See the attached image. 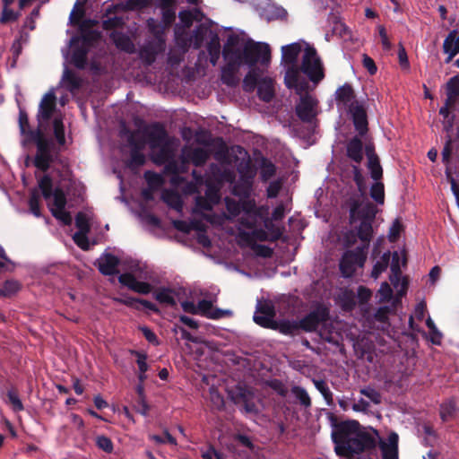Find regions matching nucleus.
<instances>
[{"label": "nucleus", "instance_id": "obj_1", "mask_svg": "<svg viewBox=\"0 0 459 459\" xmlns=\"http://www.w3.org/2000/svg\"><path fill=\"white\" fill-rule=\"evenodd\" d=\"M378 433L375 435L360 429V424L355 420L341 421L334 425L332 440L334 452L339 456L359 455L377 447Z\"/></svg>", "mask_w": 459, "mask_h": 459}, {"label": "nucleus", "instance_id": "obj_2", "mask_svg": "<svg viewBox=\"0 0 459 459\" xmlns=\"http://www.w3.org/2000/svg\"><path fill=\"white\" fill-rule=\"evenodd\" d=\"M34 143L37 152L33 160V165L39 170L46 172L52 163L58 158L59 150H56L52 139L47 138L43 129L37 127L35 134L30 133V139L22 143L23 146Z\"/></svg>", "mask_w": 459, "mask_h": 459}, {"label": "nucleus", "instance_id": "obj_3", "mask_svg": "<svg viewBox=\"0 0 459 459\" xmlns=\"http://www.w3.org/2000/svg\"><path fill=\"white\" fill-rule=\"evenodd\" d=\"M239 37L236 34L228 36L223 46L221 55L226 64L221 67V80L227 86H236L238 83L237 74L239 71L240 49L237 48L239 44Z\"/></svg>", "mask_w": 459, "mask_h": 459}, {"label": "nucleus", "instance_id": "obj_4", "mask_svg": "<svg viewBox=\"0 0 459 459\" xmlns=\"http://www.w3.org/2000/svg\"><path fill=\"white\" fill-rule=\"evenodd\" d=\"M271 60V48L267 43L255 42L248 39L239 54V67L245 64L249 67H255L260 62L261 65H266Z\"/></svg>", "mask_w": 459, "mask_h": 459}, {"label": "nucleus", "instance_id": "obj_5", "mask_svg": "<svg viewBox=\"0 0 459 459\" xmlns=\"http://www.w3.org/2000/svg\"><path fill=\"white\" fill-rule=\"evenodd\" d=\"M300 69L316 84L325 78L323 63L314 47L307 45L302 56Z\"/></svg>", "mask_w": 459, "mask_h": 459}, {"label": "nucleus", "instance_id": "obj_6", "mask_svg": "<svg viewBox=\"0 0 459 459\" xmlns=\"http://www.w3.org/2000/svg\"><path fill=\"white\" fill-rule=\"evenodd\" d=\"M366 259V247H357L355 249L345 251L339 263L342 275L344 278L352 277L358 268L363 267Z\"/></svg>", "mask_w": 459, "mask_h": 459}, {"label": "nucleus", "instance_id": "obj_7", "mask_svg": "<svg viewBox=\"0 0 459 459\" xmlns=\"http://www.w3.org/2000/svg\"><path fill=\"white\" fill-rule=\"evenodd\" d=\"M98 22L92 19H85L78 28V34L70 39V46L82 45L89 49L94 47L101 38L99 30H95Z\"/></svg>", "mask_w": 459, "mask_h": 459}, {"label": "nucleus", "instance_id": "obj_8", "mask_svg": "<svg viewBox=\"0 0 459 459\" xmlns=\"http://www.w3.org/2000/svg\"><path fill=\"white\" fill-rule=\"evenodd\" d=\"M330 320L329 309L322 305L311 310L303 318L298 321L299 330L307 333L316 332L319 325H325Z\"/></svg>", "mask_w": 459, "mask_h": 459}, {"label": "nucleus", "instance_id": "obj_9", "mask_svg": "<svg viewBox=\"0 0 459 459\" xmlns=\"http://www.w3.org/2000/svg\"><path fill=\"white\" fill-rule=\"evenodd\" d=\"M318 101L309 94L301 96L299 102L296 105L295 112L297 117L307 124H313L316 121Z\"/></svg>", "mask_w": 459, "mask_h": 459}, {"label": "nucleus", "instance_id": "obj_10", "mask_svg": "<svg viewBox=\"0 0 459 459\" xmlns=\"http://www.w3.org/2000/svg\"><path fill=\"white\" fill-rule=\"evenodd\" d=\"M166 50V39H149L139 49V57L146 65H152L159 55Z\"/></svg>", "mask_w": 459, "mask_h": 459}, {"label": "nucleus", "instance_id": "obj_11", "mask_svg": "<svg viewBox=\"0 0 459 459\" xmlns=\"http://www.w3.org/2000/svg\"><path fill=\"white\" fill-rule=\"evenodd\" d=\"M146 141L152 149L169 143V134L164 126L159 122L150 125L145 130Z\"/></svg>", "mask_w": 459, "mask_h": 459}, {"label": "nucleus", "instance_id": "obj_12", "mask_svg": "<svg viewBox=\"0 0 459 459\" xmlns=\"http://www.w3.org/2000/svg\"><path fill=\"white\" fill-rule=\"evenodd\" d=\"M351 120L354 126L357 135L365 136L368 132V115L365 108L359 102L351 103L350 110Z\"/></svg>", "mask_w": 459, "mask_h": 459}, {"label": "nucleus", "instance_id": "obj_13", "mask_svg": "<svg viewBox=\"0 0 459 459\" xmlns=\"http://www.w3.org/2000/svg\"><path fill=\"white\" fill-rule=\"evenodd\" d=\"M119 258L110 253H103L94 263V265L98 268L100 273L105 276H113L119 273Z\"/></svg>", "mask_w": 459, "mask_h": 459}, {"label": "nucleus", "instance_id": "obj_14", "mask_svg": "<svg viewBox=\"0 0 459 459\" xmlns=\"http://www.w3.org/2000/svg\"><path fill=\"white\" fill-rule=\"evenodd\" d=\"M56 109V95L53 92H48L44 95L37 114L38 126L42 128V122L48 121Z\"/></svg>", "mask_w": 459, "mask_h": 459}, {"label": "nucleus", "instance_id": "obj_15", "mask_svg": "<svg viewBox=\"0 0 459 459\" xmlns=\"http://www.w3.org/2000/svg\"><path fill=\"white\" fill-rule=\"evenodd\" d=\"M197 315H201L210 319H221L231 315L230 310H223L218 307H213L212 302L207 299H202L196 306Z\"/></svg>", "mask_w": 459, "mask_h": 459}, {"label": "nucleus", "instance_id": "obj_16", "mask_svg": "<svg viewBox=\"0 0 459 459\" xmlns=\"http://www.w3.org/2000/svg\"><path fill=\"white\" fill-rule=\"evenodd\" d=\"M363 136L355 135L346 143V156L355 164H360L364 156Z\"/></svg>", "mask_w": 459, "mask_h": 459}, {"label": "nucleus", "instance_id": "obj_17", "mask_svg": "<svg viewBox=\"0 0 459 459\" xmlns=\"http://www.w3.org/2000/svg\"><path fill=\"white\" fill-rule=\"evenodd\" d=\"M253 187V178L246 173H242L238 181L232 186L231 193L240 199H247L251 195Z\"/></svg>", "mask_w": 459, "mask_h": 459}, {"label": "nucleus", "instance_id": "obj_18", "mask_svg": "<svg viewBox=\"0 0 459 459\" xmlns=\"http://www.w3.org/2000/svg\"><path fill=\"white\" fill-rule=\"evenodd\" d=\"M109 37L117 49L127 54L135 53V45L128 35L121 31L115 30L110 33Z\"/></svg>", "mask_w": 459, "mask_h": 459}, {"label": "nucleus", "instance_id": "obj_19", "mask_svg": "<svg viewBox=\"0 0 459 459\" xmlns=\"http://www.w3.org/2000/svg\"><path fill=\"white\" fill-rule=\"evenodd\" d=\"M356 94L353 87L350 83H344L340 86L335 91V100L338 105L348 107L350 110V105L351 103L358 102L355 100Z\"/></svg>", "mask_w": 459, "mask_h": 459}, {"label": "nucleus", "instance_id": "obj_20", "mask_svg": "<svg viewBox=\"0 0 459 459\" xmlns=\"http://www.w3.org/2000/svg\"><path fill=\"white\" fill-rule=\"evenodd\" d=\"M379 447L383 459H398V435L394 432L388 437V443L380 441Z\"/></svg>", "mask_w": 459, "mask_h": 459}, {"label": "nucleus", "instance_id": "obj_21", "mask_svg": "<svg viewBox=\"0 0 459 459\" xmlns=\"http://www.w3.org/2000/svg\"><path fill=\"white\" fill-rule=\"evenodd\" d=\"M302 51V44L294 42L281 47V63L284 65L298 64V58Z\"/></svg>", "mask_w": 459, "mask_h": 459}, {"label": "nucleus", "instance_id": "obj_22", "mask_svg": "<svg viewBox=\"0 0 459 459\" xmlns=\"http://www.w3.org/2000/svg\"><path fill=\"white\" fill-rule=\"evenodd\" d=\"M70 47L72 48L71 63L78 69H84L90 49L80 44Z\"/></svg>", "mask_w": 459, "mask_h": 459}, {"label": "nucleus", "instance_id": "obj_23", "mask_svg": "<svg viewBox=\"0 0 459 459\" xmlns=\"http://www.w3.org/2000/svg\"><path fill=\"white\" fill-rule=\"evenodd\" d=\"M175 43L181 50L182 54L188 52L192 45V37L185 29H181L178 25L175 28Z\"/></svg>", "mask_w": 459, "mask_h": 459}, {"label": "nucleus", "instance_id": "obj_24", "mask_svg": "<svg viewBox=\"0 0 459 459\" xmlns=\"http://www.w3.org/2000/svg\"><path fill=\"white\" fill-rule=\"evenodd\" d=\"M186 155L187 156L189 161L192 162L195 167L204 166L210 156L209 152L201 147H195L186 151Z\"/></svg>", "mask_w": 459, "mask_h": 459}, {"label": "nucleus", "instance_id": "obj_25", "mask_svg": "<svg viewBox=\"0 0 459 459\" xmlns=\"http://www.w3.org/2000/svg\"><path fill=\"white\" fill-rule=\"evenodd\" d=\"M257 95L264 102H270L274 97V89L271 78L265 77L260 80L257 86Z\"/></svg>", "mask_w": 459, "mask_h": 459}, {"label": "nucleus", "instance_id": "obj_26", "mask_svg": "<svg viewBox=\"0 0 459 459\" xmlns=\"http://www.w3.org/2000/svg\"><path fill=\"white\" fill-rule=\"evenodd\" d=\"M287 66L284 82L289 89L297 88L299 80V73L301 72L300 66L298 64L285 65Z\"/></svg>", "mask_w": 459, "mask_h": 459}, {"label": "nucleus", "instance_id": "obj_27", "mask_svg": "<svg viewBox=\"0 0 459 459\" xmlns=\"http://www.w3.org/2000/svg\"><path fill=\"white\" fill-rule=\"evenodd\" d=\"M206 48L210 56V63L215 66L219 61L221 48L220 38L217 34L212 36L207 43Z\"/></svg>", "mask_w": 459, "mask_h": 459}, {"label": "nucleus", "instance_id": "obj_28", "mask_svg": "<svg viewBox=\"0 0 459 459\" xmlns=\"http://www.w3.org/2000/svg\"><path fill=\"white\" fill-rule=\"evenodd\" d=\"M19 128L21 135L22 136V144L30 139V133L35 134L36 129H32L29 123V117L24 109L20 108L19 111Z\"/></svg>", "mask_w": 459, "mask_h": 459}, {"label": "nucleus", "instance_id": "obj_29", "mask_svg": "<svg viewBox=\"0 0 459 459\" xmlns=\"http://www.w3.org/2000/svg\"><path fill=\"white\" fill-rule=\"evenodd\" d=\"M125 306L131 307V308H134L136 310H141L140 306H143L145 308H147L154 313L159 312V308L154 303H152L149 300H146V299H142L129 297V296L125 297Z\"/></svg>", "mask_w": 459, "mask_h": 459}, {"label": "nucleus", "instance_id": "obj_30", "mask_svg": "<svg viewBox=\"0 0 459 459\" xmlns=\"http://www.w3.org/2000/svg\"><path fill=\"white\" fill-rule=\"evenodd\" d=\"M372 223L373 222L360 221V223L357 228V236L362 242L365 243L363 247H366V250L368 249L373 236Z\"/></svg>", "mask_w": 459, "mask_h": 459}, {"label": "nucleus", "instance_id": "obj_31", "mask_svg": "<svg viewBox=\"0 0 459 459\" xmlns=\"http://www.w3.org/2000/svg\"><path fill=\"white\" fill-rule=\"evenodd\" d=\"M275 331H279L281 333L285 335H294L297 331L299 330L298 321L282 319L280 321L276 320Z\"/></svg>", "mask_w": 459, "mask_h": 459}, {"label": "nucleus", "instance_id": "obj_32", "mask_svg": "<svg viewBox=\"0 0 459 459\" xmlns=\"http://www.w3.org/2000/svg\"><path fill=\"white\" fill-rule=\"evenodd\" d=\"M259 70L256 67H250L243 80V88L246 91H253L259 84Z\"/></svg>", "mask_w": 459, "mask_h": 459}, {"label": "nucleus", "instance_id": "obj_33", "mask_svg": "<svg viewBox=\"0 0 459 459\" xmlns=\"http://www.w3.org/2000/svg\"><path fill=\"white\" fill-rule=\"evenodd\" d=\"M173 290L169 288H160L154 293V299L160 304H166L170 307L177 305L176 299L172 295Z\"/></svg>", "mask_w": 459, "mask_h": 459}, {"label": "nucleus", "instance_id": "obj_34", "mask_svg": "<svg viewBox=\"0 0 459 459\" xmlns=\"http://www.w3.org/2000/svg\"><path fill=\"white\" fill-rule=\"evenodd\" d=\"M146 25L152 39H166L165 31L167 27L164 24L157 22L153 18H149Z\"/></svg>", "mask_w": 459, "mask_h": 459}, {"label": "nucleus", "instance_id": "obj_35", "mask_svg": "<svg viewBox=\"0 0 459 459\" xmlns=\"http://www.w3.org/2000/svg\"><path fill=\"white\" fill-rule=\"evenodd\" d=\"M63 81L70 91H77L82 86V80L80 77H78L74 72L69 69H65L64 71Z\"/></svg>", "mask_w": 459, "mask_h": 459}, {"label": "nucleus", "instance_id": "obj_36", "mask_svg": "<svg viewBox=\"0 0 459 459\" xmlns=\"http://www.w3.org/2000/svg\"><path fill=\"white\" fill-rule=\"evenodd\" d=\"M391 253L390 251L385 252L380 259L376 262L371 272V277L377 279L379 275L384 273L389 265Z\"/></svg>", "mask_w": 459, "mask_h": 459}, {"label": "nucleus", "instance_id": "obj_37", "mask_svg": "<svg viewBox=\"0 0 459 459\" xmlns=\"http://www.w3.org/2000/svg\"><path fill=\"white\" fill-rule=\"evenodd\" d=\"M84 2L80 3L79 0L76 1L74 6L70 13L69 21L71 25L80 27V24L82 23L83 16L85 14V11L83 9Z\"/></svg>", "mask_w": 459, "mask_h": 459}, {"label": "nucleus", "instance_id": "obj_38", "mask_svg": "<svg viewBox=\"0 0 459 459\" xmlns=\"http://www.w3.org/2000/svg\"><path fill=\"white\" fill-rule=\"evenodd\" d=\"M21 290V284L14 280H7L0 288L1 298H12Z\"/></svg>", "mask_w": 459, "mask_h": 459}, {"label": "nucleus", "instance_id": "obj_39", "mask_svg": "<svg viewBox=\"0 0 459 459\" xmlns=\"http://www.w3.org/2000/svg\"><path fill=\"white\" fill-rule=\"evenodd\" d=\"M231 400L235 404H242L248 398H253L254 394L245 386H237L235 391L231 392Z\"/></svg>", "mask_w": 459, "mask_h": 459}, {"label": "nucleus", "instance_id": "obj_40", "mask_svg": "<svg viewBox=\"0 0 459 459\" xmlns=\"http://www.w3.org/2000/svg\"><path fill=\"white\" fill-rule=\"evenodd\" d=\"M455 412H456V405L453 400H449L446 403H443L440 405L439 415H440L442 421H444V422H446L449 420H451L452 418H454V416L455 415Z\"/></svg>", "mask_w": 459, "mask_h": 459}, {"label": "nucleus", "instance_id": "obj_41", "mask_svg": "<svg viewBox=\"0 0 459 459\" xmlns=\"http://www.w3.org/2000/svg\"><path fill=\"white\" fill-rule=\"evenodd\" d=\"M392 261H391V275L389 277L390 281L394 284H397L400 281V277L402 274V271L400 268V256L397 252H394L392 255Z\"/></svg>", "mask_w": 459, "mask_h": 459}, {"label": "nucleus", "instance_id": "obj_42", "mask_svg": "<svg viewBox=\"0 0 459 459\" xmlns=\"http://www.w3.org/2000/svg\"><path fill=\"white\" fill-rule=\"evenodd\" d=\"M276 173L275 165L267 158H262L260 177L263 181H267Z\"/></svg>", "mask_w": 459, "mask_h": 459}, {"label": "nucleus", "instance_id": "obj_43", "mask_svg": "<svg viewBox=\"0 0 459 459\" xmlns=\"http://www.w3.org/2000/svg\"><path fill=\"white\" fill-rule=\"evenodd\" d=\"M39 187L41 191L42 196L46 200L52 197V195L54 194L53 180L49 175L46 174L39 180Z\"/></svg>", "mask_w": 459, "mask_h": 459}, {"label": "nucleus", "instance_id": "obj_44", "mask_svg": "<svg viewBox=\"0 0 459 459\" xmlns=\"http://www.w3.org/2000/svg\"><path fill=\"white\" fill-rule=\"evenodd\" d=\"M162 200L170 207L177 211L182 209V200L179 195L174 191H166L162 194Z\"/></svg>", "mask_w": 459, "mask_h": 459}, {"label": "nucleus", "instance_id": "obj_45", "mask_svg": "<svg viewBox=\"0 0 459 459\" xmlns=\"http://www.w3.org/2000/svg\"><path fill=\"white\" fill-rule=\"evenodd\" d=\"M371 198L378 204L385 203V186L378 180L376 181L370 187L369 191Z\"/></svg>", "mask_w": 459, "mask_h": 459}, {"label": "nucleus", "instance_id": "obj_46", "mask_svg": "<svg viewBox=\"0 0 459 459\" xmlns=\"http://www.w3.org/2000/svg\"><path fill=\"white\" fill-rule=\"evenodd\" d=\"M291 393L299 402L300 405H302L305 408H309L311 406L312 402L310 396L308 395L305 388L299 385H294L291 387Z\"/></svg>", "mask_w": 459, "mask_h": 459}, {"label": "nucleus", "instance_id": "obj_47", "mask_svg": "<svg viewBox=\"0 0 459 459\" xmlns=\"http://www.w3.org/2000/svg\"><path fill=\"white\" fill-rule=\"evenodd\" d=\"M377 214V208L372 203L363 205L357 216L363 221L373 222Z\"/></svg>", "mask_w": 459, "mask_h": 459}, {"label": "nucleus", "instance_id": "obj_48", "mask_svg": "<svg viewBox=\"0 0 459 459\" xmlns=\"http://www.w3.org/2000/svg\"><path fill=\"white\" fill-rule=\"evenodd\" d=\"M145 160V156L142 152L131 150L130 159L126 161V167L133 170L144 165Z\"/></svg>", "mask_w": 459, "mask_h": 459}, {"label": "nucleus", "instance_id": "obj_49", "mask_svg": "<svg viewBox=\"0 0 459 459\" xmlns=\"http://www.w3.org/2000/svg\"><path fill=\"white\" fill-rule=\"evenodd\" d=\"M29 207L30 212L36 216H41V209H40V196L39 193L37 189H32L30 191V198H29Z\"/></svg>", "mask_w": 459, "mask_h": 459}, {"label": "nucleus", "instance_id": "obj_50", "mask_svg": "<svg viewBox=\"0 0 459 459\" xmlns=\"http://www.w3.org/2000/svg\"><path fill=\"white\" fill-rule=\"evenodd\" d=\"M313 383L316 388L321 393L324 399L325 400L327 405L331 406L333 403V393L329 389L326 382L325 380H316L313 379Z\"/></svg>", "mask_w": 459, "mask_h": 459}, {"label": "nucleus", "instance_id": "obj_51", "mask_svg": "<svg viewBox=\"0 0 459 459\" xmlns=\"http://www.w3.org/2000/svg\"><path fill=\"white\" fill-rule=\"evenodd\" d=\"M54 135L60 146L65 143V126L62 118L56 117L53 120Z\"/></svg>", "mask_w": 459, "mask_h": 459}, {"label": "nucleus", "instance_id": "obj_52", "mask_svg": "<svg viewBox=\"0 0 459 459\" xmlns=\"http://www.w3.org/2000/svg\"><path fill=\"white\" fill-rule=\"evenodd\" d=\"M159 152L156 153L153 161L158 165H162L168 162L172 157V151L169 147V143L167 145L158 146Z\"/></svg>", "mask_w": 459, "mask_h": 459}, {"label": "nucleus", "instance_id": "obj_53", "mask_svg": "<svg viewBox=\"0 0 459 459\" xmlns=\"http://www.w3.org/2000/svg\"><path fill=\"white\" fill-rule=\"evenodd\" d=\"M367 166L372 179L378 181L383 178V169L380 165L379 158H373V160H368Z\"/></svg>", "mask_w": 459, "mask_h": 459}, {"label": "nucleus", "instance_id": "obj_54", "mask_svg": "<svg viewBox=\"0 0 459 459\" xmlns=\"http://www.w3.org/2000/svg\"><path fill=\"white\" fill-rule=\"evenodd\" d=\"M54 198L53 205L54 207L51 210H62L65 208L67 200L66 195L64 190L60 187H56L54 189V194L52 195Z\"/></svg>", "mask_w": 459, "mask_h": 459}, {"label": "nucleus", "instance_id": "obj_55", "mask_svg": "<svg viewBox=\"0 0 459 459\" xmlns=\"http://www.w3.org/2000/svg\"><path fill=\"white\" fill-rule=\"evenodd\" d=\"M165 171L168 174H171L174 176L172 178V181L174 183H178V182L183 183L186 181L185 178L179 176L178 160H174L173 157L168 162L165 163Z\"/></svg>", "mask_w": 459, "mask_h": 459}, {"label": "nucleus", "instance_id": "obj_56", "mask_svg": "<svg viewBox=\"0 0 459 459\" xmlns=\"http://www.w3.org/2000/svg\"><path fill=\"white\" fill-rule=\"evenodd\" d=\"M173 226L179 231L184 233H189L192 230H201L202 224L198 221H193L188 223L182 220H177L173 221Z\"/></svg>", "mask_w": 459, "mask_h": 459}, {"label": "nucleus", "instance_id": "obj_57", "mask_svg": "<svg viewBox=\"0 0 459 459\" xmlns=\"http://www.w3.org/2000/svg\"><path fill=\"white\" fill-rule=\"evenodd\" d=\"M144 178L151 189H157L163 184L162 177L160 174L151 170L144 172Z\"/></svg>", "mask_w": 459, "mask_h": 459}, {"label": "nucleus", "instance_id": "obj_58", "mask_svg": "<svg viewBox=\"0 0 459 459\" xmlns=\"http://www.w3.org/2000/svg\"><path fill=\"white\" fill-rule=\"evenodd\" d=\"M6 396L8 398L9 403L12 405V408L14 411H22L24 407L23 404L19 398L17 391L14 388H12L7 391Z\"/></svg>", "mask_w": 459, "mask_h": 459}, {"label": "nucleus", "instance_id": "obj_59", "mask_svg": "<svg viewBox=\"0 0 459 459\" xmlns=\"http://www.w3.org/2000/svg\"><path fill=\"white\" fill-rule=\"evenodd\" d=\"M447 102L454 101V99L459 95V79L456 76L452 77L447 84Z\"/></svg>", "mask_w": 459, "mask_h": 459}, {"label": "nucleus", "instance_id": "obj_60", "mask_svg": "<svg viewBox=\"0 0 459 459\" xmlns=\"http://www.w3.org/2000/svg\"><path fill=\"white\" fill-rule=\"evenodd\" d=\"M21 16L20 12H14L13 10L10 9L9 7H3L1 17H0V23L6 24L9 22H16Z\"/></svg>", "mask_w": 459, "mask_h": 459}, {"label": "nucleus", "instance_id": "obj_61", "mask_svg": "<svg viewBox=\"0 0 459 459\" xmlns=\"http://www.w3.org/2000/svg\"><path fill=\"white\" fill-rule=\"evenodd\" d=\"M204 34L205 31L202 25L193 30L190 37H192V45L195 49H199L202 47L204 40Z\"/></svg>", "mask_w": 459, "mask_h": 459}, {"label": "nucleus", "instance_id": "obj_62", "mask_svg": "<svg viewBox=\"0 0 459 459\" xmlns=\"http://www.w3.org/2000/svg\"><path fill=\"white\" fill-rule=\"evenodd\" d=\"M75 226L78 229V231L90 232L91 225L87 218V215L84 212H79L76 214Z\"/></svg>", "mask_w": 459, "mask_h": 459}, {"label": "nucleus", "instance_id": "obj_63", "mask_svg": "<svg viewBox=\"0 0 459 459\" xmlns=\"http://www.w3.org/2000/svg\"><path fill=\"white\" fill-rule=\"evenodd\" d=\"M254 321L262 327L272 330L275 328L276 320H274L272 316L255 314L254 316Z\"/></svg>", "mask_w": 459, "mask_h": 459}, {"label": "nucleus", "instance_id": "obj_64", "mask_svg": "<svg viewBox=\"0 0 459 459\" xmlns=\"http://www.w3.org/2000/svg\"><path fill=\"white\" fill-rule=\"evenodd\" d=\"M51 213L65 226H69L73 222L72 215L69 212L65 211V208L62 210H51Z\"/></svg>", "mask_w": 459, "mask_h": 459}]
</instances>
